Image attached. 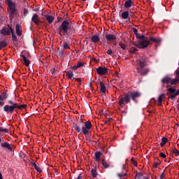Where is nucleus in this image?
<instances>
[{"mask_svg": "<svg viewBox=\"0 0 179 179\" xmlns=\"http://www.w3.org/2000/svg\"><path fill=\"white\" fill-rule=\"evenodd\" d=\"M61 20H64V18H62L61 17H57V21H56V23H59V22H61Z\"/></svg>", "mask_w": 179, "mask_h": 179, "instance_id": "obj_53", "label": "nucleus"}, {"mask_svg": "<svg viewBox=\"0 0 179 179\" xmlns=\"http://www.w3.org/2000/svg\"><path fill=\"white\" fill-rule=\"evenodd\" d=\"M66 76H67V79H70V80H75V77L73 76V71H66Z\"/></svg>", "mask_w": 179, "mask_h": 179, "instance_id": "obj_19", "label": "nucleus"}, {"mask_svg": "<svg viewBox=\"0 0 179 179\" xmlns=\"http://www.w3.org/2000/svg\"><path fill=\"white\" fill-rule=\"evenodd\" d=\"M128 112L127 111V110H122V114H124V115H127V113Z\"/></svg>", "mask_w": 179, "mask_h": 179, "instance_id": "obj_59", "label": "nucleus"}, {"mask_svg": "<svg viewBox=\"0 0 179 179\" xmlns=\"http://www.w3.org/2000/svg\"><path fill=\"white\" fill-rule=\"evenodd\" d=\"M56 71H57V70L55 69V68H53V69H50V73L52 75V76H54V75H55Z\"/></svg>", "mask_w": 179, "mask_h": 179, "instance_id": "obj_47", "label": "nucleus"}, {"mask_svg": "<svg viewBox=\"0 0 179 179\" xmlns=\"http://www.w3.org/2000/svg\"><path fill=\"white\" fill-rule=\"evenodd\" d=\"M131 162L134 166H138V163H136V161L134 158L131 159Z\"/></svg>", "mask_w": 179, "mask_h": 179, "instance_id": "obj_49", "label": "nucleus"}, {"mask_svg": "<svg viewBox=\"0 0 179 179\" xmlns=\"http://www.w3.org/2000/svg\"><path fill=\"white\" fill-rule=\"evenodd\" d=\"M91 173H92L93 178H97L98 173H97V171L96 170V169H92L91 170Z\"/></svg>", "mask_w": 179, "mask_h": 179, "instance_id": "obj_31", "label": "nucleus"}, {"mask_svg": "<svg viewBox=\"0 0 179 179\" xmlns=\"http://www.w3.org/2000/svg\"><path fill=\"white\" fill-rule=\"evenodd\" d=\"M171 78L170 77H165L162 79V83H170Z\"/></svg>", "mask_w": 179, "mask_h": 179, "instance_id": "obj_34", "label": "nucleus"}, {"mask_svg": "<svg viewBox=\"0 0 179 179\" xmlns=\"http://www.w3.org/2000/svg\"><path fill=\"white\" fill-rule=\"evenodd\" d=\"M1 147L4 148L5 149H7L10 152H13V148H12L10 144H9V143H8V142L1 143Z\"/></svg>", "mask_w": 179, "mask_h": 179, "instance_id": "obj_15", "label": "nucleus"}, {"mask_svg": "<svg viewBox=\"0 0 179 179\" xmlns=\"http://www.w3.org/2000/svg\"><path fill=\"white\" fill-rule=\"evenodd\" d=\"M86 141H90V137L89 136V134L87 135H85Z\"/></svg>", "mask_w": 179, "mask_h": 179, "instance_id": "obj_55", "label": "nucleus"}, {"mask_svg": "<svg viewBox=\"0 0 179 179\" xmlns=\"http://www.w3.org/2000/svg\"><path fill=\"white\" fill-rule=\"evenodd\" d=\"M0 12L1 13H5V9L3 8H0Z\"/></svg>", "mask_w": 179, "mask_h": 179, "instance_id": "obj_58", "label": "nucleus"}, {"mask_svg": "<svg viewBox=\"0 0 179 179\" xmlns=\"http://www.w3.org/2000/svg\"><path fill=\"white\" fill-rule=\"evenodd\" d=\"M31 22L34 23L36 26H40V23H41V20H40V17H38V15L37 13H34L31 17Z\"/></svg>", "mask_w": 179, "mask_h": 179, "instance_id": "obj_11", "label": "nucleus"}, {"mask_svg": "<svg viewBox=\"0 0 179 179\" xmlns=\"http://www.w3.org/2000/svg\"><path fill=\"white\" fill-rule=\"evenodd\" d=\"M137 65L138 67L136 68L138 73L141 75V76H146L148 73L150 72L149 69H144L148 64L146 63V60L145 59H141L137 62Z\"/></svg>", "mask_w": 179, "mask_h": 179, "instance_id": "obj_3", "label": "nucleus"}, {"mask_svg": "<svg viewBox=\"0 0 179 179\" xmlns=\"http://www.w3.org/2000/svg\"><path fill=\"white\" fill-rule=\"evenodd\" d=\"M0 142H2V139L0 138Z\"/></svg>", "mask_w": 179, "mask_h": 179, "instance_id": "obj_63", "label": "nucleus"}, {"mask_svg": "<svg viewBox=\"0 0 179 179\" xmlns=\"http://www.w3.org/2000/svg\"><path fill=\"white\" fill-rule=\"evenodd\" d=\"M9 95L6 92H1L0 94V101H5Z\"/></svg>", "mask_w": 179, "mask_h": 179, "instance_id": "obj_21", "label": "nucleus"}, {"mask_svg": "<svg viewBox=\"0 0 179 179\" xmlns=\"http://www.w3.org/2000/svg\"><path fill=\"white\" fill-rule=\"evenodd\" d=\"M123 172L120 173H117V176L121 178V177H127L128 176V171H127V166L125 164L122 165V168Z\"/></svg>", "mask_w": 179, "mask_h": 179, "instance_id": "obj_12", "label": "nucleus"}, {"mask_svg": "<svg viewBox=\"0 0 179 179\" xmlns=\"http://www.w3.org/2000/svg\"><path fill=\"white\" fill-rule=\"evenodd\" d=\"M106 52L108 55H113V50L111 49L108 50Z\"/></svg>", "mask_w": 179, "mask_h": 179, "instance_id": "obj_52", "label": "nucleus"}, {"mask_svg": "<svg viewBox=\"0 0 179 179\" xmlns=\"http://www.w3.org/2000/svg\"><path fill=\"white\" fill-rule=\"evenodd\" d=\"M0 179H3V178L2 177V173L0 172Z\"/></svg>", "mask_w": 179, "mask_h": 179, "instance_id": "obj_60", "label": "nucleus"}, {"mask_svg": "<svg viewBox=\"0 0 179 179\" xmlns=\"http://www.w3.org/2000/svg\"><path fill=\"white\" fill-rule=\"evenodd\" d=\"M135 177L137 179H146L145 178V176H143V173H136Z\"/></svg>", "mask_w": 179, "mask_h": 179, "instance_id": "obj_38", "label": "nucleus"}, {"mask_svg": "<svg viewBox=\"0 0 179 179\" xmlns=\"http://www.w3.org/2000/svg\"><path fill=\"white\" fill-rule=\"evenodd\" d=\"M136 51H138V49H136V48H133L130 50V54H136Z\"/></svg>", "mask_w": 179, "mask_h": 179, "instance_id": "obj_45", "label": "nucleus"}, {"mask_svg": "<svg viewBox=\"0 0 179 179\" xmlns=\"http://www.w3.org/2000/svg\"><path fill=\"white\" fill-rule=\"evenodd\" d=\"M177 108L179 110V103L177 105Z\"/></svg>", "mask_w": 179, "mask_h": 179, "instance_id": "obj_62", "label": "nucleus"}, {"mask_svg": "<svg viewBox=\"0 0 179 179\" xmlns=\"http://www.w3.org/2000/svg\"><path fill=\"white\" fill-rule=\"evenodd\" d=\"M0 132L8 134V132H9V130H8V129H3V127H0Z\"/></svg>", "mask_w": 179, "mask_h": 179, "instance_id": "obj_42", "label": "nucleus"}, {"mask_svg": "<svg viewBox=\"0 0 179 179\" xmlns=\"http://www.w3.org/2000/svg\"><path fill=\"white\" fill-rule=\"evenodd\" d=\"M149 40H150V41H152V43H155L156 47H157V45H159L160 43H162V38H155L153 36H150Z\"/></svg>", "mask_w": 179, "mask_h": 179, "instance_id": "obj_14", "label": "nucleus"}, {"mask_svg": "<svg viewBox=\"0 0 179 179\" xmlns=\"http://www.w3.org/2000/svg\"><path fill=\"white\" fill-rule=\"evenodd\" d=\"M101 157V152H95V161L100 162Z\"/></svg>", "mask_w": 179, "mask_h": 179, "instance_id": "obj_27", "label": "nucleus"}, {"mask_svg": "<svg viewBox=\"0 0 179 179\" xmlns=\"http://www.w3.org/2000/svg\"><path fill=\"white\" fill-rule=\"evenodd\" d=\"M59 55L60 56V57H65V52L64 51V50H59Z\"/></svg>", "mask_w": 179, "mask_h": 179, "instance_id": "obj_46", "label": "nucleus"}, {"mask_svg": "<svg viewBox=\"0 0 179 179\" xmlns=\"http://www.w3.org/2000/svg\"><path fill=\"white\" fill-rule=\"evenodd\" d=\"M127 94H129V97H130L133 101H136V99L142 96V94L138 91L129 92Z\"/></svg>", "mask_w": 179, "mask_h": 179, "instance_id": "obj_9", "label": "nucleus"}, {"mask_svg": "<svg viewBox=\"0 0 179 179\" xmlns=\"http://www.w3.org/2000/svg\"><path fill=\"white\" fill-rule=\"evenodd\" d=\"M122 19H128V17H129V12L124 11L122 13Z\"/></svg>", "mask_w": 179, "mask_h": 179, "instance_id": "obj_32", "label": "nucleus"}, {"mask_svg": "<svg viewBox=\"0 0 179 179\" xmlns=\"http://www.w3.org/2000/svg\"><path fill=\"white\" fill-rule=\"evenodd\" d=\"M134 5V1L127 0L124 3V8H131Z\"/></svg>", "mask_w": 179, "mask_h": 179, "instance_id": "obj_24", "label": "nucleus"}, {"mask_svg": "<svg viewBox=\"0 0 179 179\" xmlns=\"http://www.w3.org/2000/svg\"><path fill=\"white\" fill-rule=\"evenodd\" d=\"M176 79L177 81L179 82V69L176 70Z\"/></svg>", "mask_w": 179, "mask_h": 179, "instance_id": "obj_50", "label": "nucleus"}, {"mask_svg": "<svg viewBox=\"0 0 179 179\" xmlns=\"http://www.w3.org/2000/svg\"><path fill=\"white\" fill-rule=\"evenodd\" d=\"M171 152L175 155V156H179V150L176 148L171 149Z\"/></svg>", "mask_w": 179, "mask_h": 179, "instance_id": "obj_40", "label": "nucleus"}, {"mask_svg": "<svg viewBox=\"0 0 179 179\" xmlns=\"http://www.w3.org/2000/svg\"><path fill=\"white\" fill-rule=\"evenodd\" d=\"M76 80V82H79L80 85V83H82V78H74Z\"/></svg>", "mask_w": 179, "mask_h": 179, "instance_id": "obj_56", "label": "nucleus"}, {"mask_svg": "<svg viewBox=\"0 0 179 179\" xmlns=\"http://www.w3.org/2000/svg\"><path fill=\"white\" fill-rule=\"evenodd\" d=\"M22 61H23L25 66H29L30 60H29L28 58L24 57V58H22Z\"/></svg>", "mask_w": 179, "mask_h": 179, "instance_id": "obj_33", "label": "nucleus"}, {"mask_svg": "<svg viewBox=\"0 0 179 179\" xmlns=\"http://www.w3.org/2000/svg\"><path fill=\"white\" fill-rule=\"evenodd\" d=\"M23 15L25 17H26V16H27V15H29V10L27 8H24Z\"/></svg>", "mask_w": 179, "mask_h": 179, "instance_id": "obj_44", "label": "nucleus"}, {"mask_svg": "<svg viewBox=\"0 0 179 179\" xmlns=\"http://www.w3.org/2000/svg\"><path fill=\"white\" fill-rule=\"evenodd\" d=\"M45 17L49 24H52V23H54V20H55V17H54V16L50 15L48 14H46L45 15Z\"/></svg>", "mask_w": 179, "mask_h": 179, "instance_id": "obj_16", "label": "nucleus"}, {"mask_svg": "<svg viewBox=\"0 0 179 179\" xmlns=\"http://www.w3.org/2000/svg\"><path fill=\"white\" fill-rule=\"evenodd\" d=\"M101 163L102 166H103L105 169H108L110 167V164H108L106 160L102 159Z\"/></svg>", "mask_w": 179, "mask_h": 179, "instance_id": "obj_39", "label": "nucleus"}, {"mask_svg": "<svg viewBox=\"0 0 179 179\" xmlns=\"http://www.w3.org/2000/svg\"><path fill=\"white\" fill-rule=\"evenodd\" d=\"M3 8L2 5L0 4V9H2Z\"/></svg>", "mask_w": 179, "mask_h": 179, "instance_id": "obj_61", "label": "nucleus"}, {"mask_svg": "<svg viewBox=\"0 0 179 179\" xmlns=\"http://www.w3.org/2000/svg\"><path fill=\"white\" fill-rule=\"evenodd\" d=\"M141 41H145V40H148L146 39V36H145V35H142L139 37Z\"/></svg>", "mask_w": 179, "mask_h": 179, "instance_id": "obj_48", "label": "nucleus"}, {"mask_svg": "<svg viewBox=\"0 0 179 179\" xmlns=\"http://www.w3.org/2000/svg\"><path fill=\"white\" fill-rule=\"evenodd\" d=\"M21 58H30V53L28 51L23 50L21 54Z\"/></svg>", "mask_w": 179, "mask_h": 179, "instance_id": "obj_25", "label": "nucleus"}, {"mask_svg": "<svg viewBox=\"0 0 179 179\" xmlns=\"http://www.w3.org/2000/svg\"><path fill=\"white\" fill-rule=\"evenodd\" d=\"M169 142V138H166V137H163L162 138V143H160V146L161 148H163V146H164V145H166V143Z\"/></svg>", "mask_w": 179, "mask_h": 179, "instance_id": "obj_29", "label": "nucleus"}, {"mask_svg": "<svg viewBox=\"0 0 179 179\" xmlns=\"http://www.w3.org/2000/svg\"><path fill=\"white\" fill-rule=\"evenodd\" d=\"M11 34H12V41H13V43L17 42L18 41L17 36H16V35L15 34V31H13Z\"/></svg>", "mask_w": 179, "mask_h": 179, "instance_id": "obj_37", "label": "nucleus"}, {"mask_svg": "<svg viewBox=\"0 0 179 179\" xmlns=\"http://www.w3.org/2000/svg\"><path fill=\"white\" fill-rule=\"evenodd\" d=\"M105 38H106L107 41H113V40H117V36L114 34H106Z\"/></svg>", "mask_w": 179, "mask_h": 179, "instance_id": "obj_17", "label": "nucleus"}, {"mask_svg": "<svg viewBox=\"0 0 179 179\" xmlns=\"http://www.w3.org/2000/svg\"><path fill=\"white\" fill-rule=\"evenodd\" d=\"M91 41L92 43H94V44H96L97 43H99L100 41V36L97 34H94L91 37Z\"/></svg>", "mask_w": 179, "mask_h": 179, "instance_id": "obj_18", "label": "nucleus"}, {"mask_svg": "<svg viewBox=\"0 0 179 179\" xmlns=\"http://www.w3.org/2000/svg\"><path fill=\"white\" fill-rule=\"evenodd\" d=\"M167 96L171 100H174L177 96H179V90L174 87H170L168 89Z\"/></svg>", "mask_w": 179, "mask_h": 179, "instance_id": "obj_8", "label": "nucleus"}, {"mask_svg": "<svg viewBox=\"0 0 179 179\" xmlns=\"http://www.w3.org/2000/svg\"><path fill=\"white\" fill-rule=\"evenodd\" d=\"M163 99H166V94H162L159 96L157 99L158 106H162L163 103Z\"/></svg>", "mask_w": 179, "mask_h": 179, "instance_id": "obj_20", "label": "nucleus"}, {"mask_svg": "<svg viewBox=\"0 0 179 179\" xmlns=\"http://www.w3.org/2000/svg\"><path fill=\"white\" fill-rule=\"evenodd\" d=\"M15 29L16 34L22 36V26L19 24H16Z\"/></svg>", "mask_w": 179, "mask_h": 179, "instance_id": "obj_22", "label": "nucleus"}, {"mask_svg": "<svg viewBox=\"0 0 179 179\" xmlns=\"http://www.w3.org/2000/svg\"><path fill=\"white\" fill-rule=\"evenodd\" d=\"M69 30H71V27L69 26V20H64L60 25V29H57V34H59V36H62V31L66 36H69L71 34Z\"/></svg>", "mask_w": 179, "mask_h": 179, "instance_id": "obj_5", "label": "nucleus"}, {"mask_svg": "<svg viewBox=\"0 0 179 179\" xmlns=\"http://www.w3.org/2000/svg\"><path fill=\"white\" fill-rule=\"evenodd\" d=\"M8 104H10V105L4 106L3 110L5 113H10V114H13L14 111L16 110V108H17L18 110H23V108H27V105L26 104L21 105L17 103H14L13 101H12V100L8 101Z\"/></svg>", "mask_w": 179, "mask_h": 179, "instance_id": "obj_1", "label": "nucleus"}, {"mask_svg": "<svg viewBox=\"0 0 179 179\" xmlns=\"http://www.w3.org/2000/svg\"><path fill=\"white\" fill-rule=\"evenodd\" d=\"M132 30L134 34H138V29L136 28H133Z\"/></svg>", "mask_w": 179, "mask_h": 179, "instance_id": "obj_54", "label": "nucleus"}, {"mask_svg": "<svg viewBox=\"0 0 179 179\" xmlns=\"http://www.w3.org/2000/svg\"><path fill=\"white\" fill-rule=\"evenodd\" d=\"M92 122L86 121L84 122V127H83L82 129L78 125H75L73 128L75 131L78 132V134H82L83 132V135H87L90 134V131L92 129Z\"/></svg>", "mask_w": 179, "mask_h": 179, "instance_id": "obj_4", "label": "nucleus"}, {"mask_svg": "<svg viewBox=\"0 0 179 179\" xmlns=\"http://www.w3.org/2000/svg\"><path fill=\"white\" fill-rule=\"evenodd\" d=\"M177 79L176 80V79H171V80L169 81V83L171 84V85H176V83H177Z\"/></svg>", "mask_w": 179, "mask_h": 179, "instance_id": "obj_43", "label": "nucleus"}, {"mask_svg": "<svg viewBox=\"0 0 179 179\" xmlns=\"http://www.w3.org/2000/svg\"><path fill=\"white\" fill-rule=\"evenodd\" d=\"M32 166H34L35 170H36L38 173H43V170H41V168L37 166V164H36V162H34L32 164Z\"/></svg>", "mask_w": 179, "mask_h": 179, "instance_id": "obj_35", "label": "nucleus"}, {"mask_svg": "<svg viewBox=\"0 0 179 179\" xmlns=\"http://www.w3.org/2000/svg\"><path fill=\"white\" fill-rule=\"evenodd\" d=\"M96 70L98 75H106V73H108L107 67L99 66Z\"/></svg>", "mask_w": 179, "mask_h": 179, "instance_id": "obj_10", "label": "nucleus"}, {"mask_svg": "<svg viewBox=\"0 0 179 179\" xmlns=\"http://www.w3.org/2000/svg\"><path fill=\"white\" fill-rule=\"evenodd\" d=\"M100 86L101 93H103V94H106V85H104V83H103V81H100Z\"/></svg>", "mask_w": 179, "mask_h": 179, "instance_id": "obj_26", "label": "nucleus"}, {"mask_svg": "<svg viewBox=\"0 0 179 179\" xmlns=\"http://www.w3.org/2000/svg\"><path fill=\"white\" fill-rule=\"evenodd\" d=\"M150 44V41L146 39L145 41H139L140 48H147Z\"/></svg>", "mask_w": 179, "mask_h": 179, "instance_id": "obj_13", "label": "nucleus"}, {"mask_svg": "<svg viewBox=\"0 0 179 179\" xmlns=\"http://www.w3.org/2000/svg\"><path fill=\"white\" fill-rule=\"evenodd\" d=\"M0 106L1 107H3V106H5V102H3V101H0Z\"/></svg>", "mask_w": 179, "mask_h": 179, "instance_id": "obj_57", "label": "nucleus"}, {"mask_svg": "<svg viewBox=\"0 0 179 179\" xmlns=\"http://www.w3.org/2000/svg\"><path fill=\"white\" fill-rule=\"evenodd\" d=\"M131 98L129 97V94L128 93H125L124 96H121L119 99V105L120 107L123 108L128 104V103H130Z\"/></svg>", "mask_w": 179, "mask_h": 179, "instance_id": "obj_7", "label": "nucleus"}, {"mask_svg": "<svg viewBox=\"0 0 179 179\" xmlns=\"http://www.w3.org/2000/svg\"><path fill=\"white\" fill-rule=\"evenodd\" d=\"M119 45L120 47V48H122V50H127V45L124 43H122V42L119 43Z\"/></svg>", "mask_w": 179, "mask_h": 179, "instance_id": "obj_41", "label": "nucleus"}, {"mask_svg": "<svg viewBox=\"0 0 179 179\" xmlns=\"http://www.w3.org/2000/svg\"><path fill=\"white\" fill-rule=\"evenodd\" d=\"M84 64L82 62H78L77 64L74 65L73 66V69H74V71H76V69H79V68H82V66H83Z\"/></svg>", "mask_w": 179, "mask_h": 179, "instance_id": "obj_28", "label": "nucleus"}, {"mask_svg": "<svg viewBox=\"0 0 179 179\" xmlns=\"http://www.w3.org/2000/svg\"><path fill=\"white\" fill-rule=\"evenodd\" d=\"M159 157H162L163 159H166V156L164 153L160 152L159 153Z\"/></svg>", "mask_w": 179, "mask_h": 179, "instance_id": "obj_51", "label": "nucleus"}, {"mask_svg": "<svg viewBox=\"0 0 179 179\" xmlns=\"http://www.w3.org/2000/svg\"><path fill=\"white\" fill-rule=\"evenodd\" d=\"M6 3L7 5V10L9 15L10 20H12L16 15H17V8H16V3L12 1L11 0H6Z\"/></svg>", "mask_w": 179, "mask_h": 179, "instance_id": "obj_2", "label": "nucleus"}, {"mask_svg": "<svg viewBox=\"0 0 179 179\" xmlns=\"http://www.w3.org/2000/svg\"><path fill=\"white\" fill-rule=\"evenodd\" d=\"M14 31L13 25L8 24L6 27H4L0 30V34H2V36H10Z\"/></svg>", "mask_w": 179, "mask_h": 179, "instance_id": "obj_6", "label": "nucleus"}, {"mask_svg": "<svg viewBox=\"0 0 179 179\" xmlns=\"http://www.w3.org/2000/svg\"><path fill=\"white\" fill-rule=\"evenodd\" d=\"M64 50H71V45L68 42H64L63 45Z\"/></svg>", "mask_w": 179, "mask_h": 179, "instance_id": "obj_36", "label": "nucleus"}, {"mask_svg": "<svg viewBox=\"0 0 179 179\" xmlns=\"http://www.w3.org/2000/svg\"><path fill=\"white\" fill-rule=\"evenodd\" d=\"M5 47H8V41L6 39H3L0 41V50H2V48H5Z\"/></svg>", "mask_w": 179, "mask_h": 179, "instance_id": "obj_23", "label": "nucleus"}, {"mask_svg": "<svg viewBox=\"0 0 179 179\" xmlns=\"http://www.w3.org/2000/svg\"><path fill=\"white\" fill-rule=\"evenodd\" d=\"M160 164H162V161H160V159H157V161L154 162L153 168L157 169Z\"/></svg>", "mask_w": 179, "mask_h": 179, "instance_id": "obj_30", "label": "nucleus"}]
</instances>
